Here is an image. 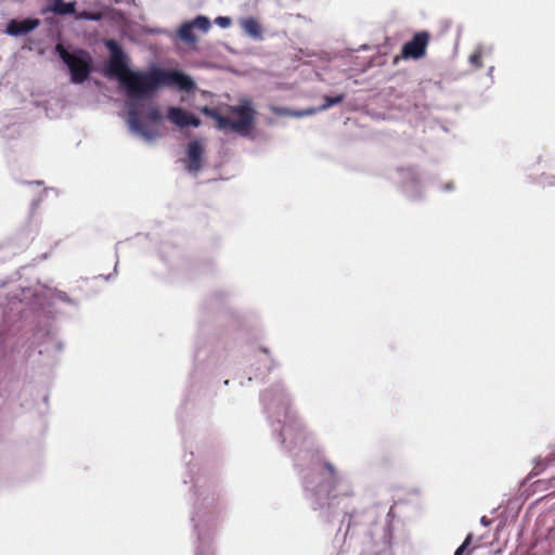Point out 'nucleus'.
I'll use <instances>...</instances> for the list:
<instances>
[{
    "label": "nucleus",
    "instance_id": "nucleus-4",
    "mask_svg": "<svg viewBox=\"0 0 555 555\" xmlns=\"http://www.w3.org/2000/svg\"><path fill=\"white\" fill-rule=\"evenodd\" d=\"M198 326L199 334L195 344L191 385L185 395L183 408L178 412V422L185 450L189 437L186 436L183 413L210 408L218 389L219 382L216 380V375L227 360L223 338L215 332L210 333L211 325L207 322L201 320Z\"/></svg>",
    "mask_w": 555,
    "mask_h": 555
},
{
    "label": "nucleus",
    "instance_id": "nucleus-8",
    "mask_svg": "<svg viewBox=\"0 0 555 555\" xmlns=\"http://www.w3.org/2000/svg\"><path fill=\"white\" fill-rule=\"evenodd\" d=\"M254 352L256 362L251 363L247 371V382L262 383L278 364L271 358L268 347L260 346Z\"/></svg>",
    "mask_w": 555,
    "mask_h": 555
},
{
    "label": "nucleus",
    "instance_id": "nucleus-25",
    "mask_svg": "<svg viewBox=\"0 0 555 555\" xmlns=\"http://www.w3.org/2000/svg\"><path fill=\"white\" fill-rule=\"evenodd\" d=\"M547 537L555 544V526L547 529Z\"/></svg>",
    "mask_w": 555,
    "mask_h": 555
},
{
    "label": "nucleus",
    "instance_id": "nucleus-26",
    "mask_svg": "<svg viewBox=\"0 0 555 555\" xmlns=\"http://www.w3.org/2000/svg\"><path fill=\"white\" fill-rule=\"evenodd\" d=\"M543 462H545V460H544V459H542V457H540V456H539V457H537V459H534V463H535V465H537V466H538L540 463H543Z\"/></svg>",
    "mask_w": 555,
    "mask_h": 555
},
{
    "label": "nucleus",
    "instance_id": "nucleus-17",
    "mask_svg": "<svg viewBox=\"0 0 555 555\" xmlns=\"http://www.w3.org/2000/svg\"><path fill=\"white\" fill-rule=\"evenodd\" d=\"M193 29L194 27L192 26L191 22L182 24L178 31L179 37L186 42H195L196 37L193 33Z\"/></svg>",
    "mask_w": 555,
    "mask_h": 555
},
{
    "label": "nucleus",
    "instance_id": "nucleus-15",
    "mask_svg": "<svg viewBox=\"0 0 555 555\" xmlns=\"http://www.w3.org/2000/svg\"><path fill=\"white\" fill-rule=\"evenodd\" d=\"M242 28L243 30L249 35L253 38H260L261 37V26L258 23L257 20L249 17L242 22Z\"/></svg>",
    "mask_w": 555,
    "mask_h": 555
},
{
    "label": "nucleus",
    "instance_id": "nucleus-23",
    "mask_svg": "<svg viewBox=\"0 0 555 555\" xmlns=\"http://www.w3.org/2000/svg\"><path fill=\"white\" fill-rule=\"evenodd\" d=\"M216 23L221 27H228L231 24V18L227 16H219L216 18Z\"/></svg>",
    "mask_w": 555,
    "mask_h": 555
},
{
    "label": "nucleus",
    "instance_id": "nucleus-1",
    "mask_svg": "<svg viewBox=\"0 0 555 555\" xmlns=\"http://www.w3.org/2000/svg\"><path fill=\"white\" fill-rule=\"evenodd\" d=\"M259 403L271 440L293 462L298 474L304 498L319 516L328 522L343 516L335 541H346L348 535L365 534L374 546H380L373 555H392L393 525L387 518L382 525L376 521L375 507L358 511L351 505L354 498L347 475L325 459L315 441L292 408V399L280 383L260 391Z\"/></svg>",
    "mask_w": 555,
    "mask_h": 555
},
{
    "label": "nucleus",
    "instance_id": "nucleus-20",
    "mask_svg": "<svg viewBox=\"0 0 555 555\" xmlns=\"http://www.w3.org/2000/svg\"><path fill=\"white\" fill-rule=\"evenodd\" d=\"M147 118L153 122H159L163 119V116L157 106L151 105L147 109Z\"/></svg>",
    "mask_w": 555,
    "mask_h": 555
},
{
    "label": "nucleus",
    "instance_id": "nucleus-5",
    "mask_svg": "<svg viewBox=\"0 0 555 555\" xmlns=\"http://www.w3.org/2000/svg\"><path fill=\"white\" fill-rule=\"evenodd\" d=\"M194 452L183 455L186 473L183 476V483L192 482V490L195 496L193 511L190 520L193 526V533L196 535L194 555H214V538L217 532V517L219 515V494L216 491L214 481L208 480L202 474H195L191 466Z\"/></svg>",
    "mask_w": 555,
    "mask_h": 555
},
{
    "label": "nucleus",
    "instance_id": "nucleus-10",
    "mask_svg": "<svg viewBox=\"0 0 555 555\" xmlns=\"http://www.w3.org/2000/svg\"><path fill=\"white\" fill-rule=\"evenodd\" d=\"M188 165L190 172L196 173L203 167L204 146L198 140L190 141L188 144Z\"/></svg>",
    "mask_w": 555,
    "mask_h": 555
},
{
    "label": "nucleus",
    "instance_id": "nucleus-14",
    "mask_svg": "<svg viewBox=\"0 0 555 555\" xmlns=\"http://www.w3.org/2000/svg\"><path fill=\"white\" fill-rule=\"evenodd\" d=\"M50 10L59 15H68L76 12V2H65L64 0H53Z\"/></svg>",
    "mask_w": 555,
    "mask_h": 555
},
{
    "label": "nucleus",
    "instance_id": "nucleus-3",
    "mask_svg": "<svg viewBox=\"0 0 555 555\" xmlns=\"http://www.w3.org/2000/svg\"><path fill=\"white\" fill-rule=\"evenodd\" d=\"M105 46L111 51L106 74L118 79L131 101L151 98L160 87H177L184 91L194 88L193 80L179 70L163 68H154L149 72L131 70L126 54L115 40L108 39ZM127 115L128 125L133 132L147 140L157 135L154 129L142 121L138 106L133 102L129 103Z\"/></svg>",
    "mask_w": 555,
    "mask_h": 555
},
{
    "label": "nucleus",
    "instance_id": "nucleus-11",
    "mask_svg": "<svg viewBox=\"0 0 555 555\" xmlns=\"http://www.w3.org/2000/svg\"><path fill=\"white\" fill-rule=\"evenodd\" d=\"M39 24L40 21L38 18L11 20L7 25V33L11 36L26 35L37 28Z\"/></svg>",
    "mask_w": 555,
    "mask_h": 555
},
{
    "label": "nucleus",
    "instance_id": "nucleus-6",
    "mask_svg": "<svg viewBox=\"0 0 555 555\" xmlns=\"http://www.w3.org/2000/svg\"><path fill=\"white\" fill-rule=\"evenodd\" d=\"M199 111L205 116L215 119L219 130H231L242 135H247L251 131L256 117V111L248 101L236 106H229V112L236 117L235 120L222 116L216 108L208 106H203Z\"/></svg>",
    "mask_w": 555,
    "mask_h": 555
},
{
    "label": "nucleus",
    "instance_id": "nucleus-24",
    "mask_svg": "<svg viewBox=\"0 0 555 555\" xmlns=\"http://www.w3.org/2000/svg\"><path fill=\"white\" fill-rule=\"evenodd\" d=\"M479 521H480V525L486 528L490 527L493 522V520L487 516H481Z\"/></svg>",
    "mask_w": 555,
    "mask_h": 555
},
{
    "label": "nucleus",
    "instance_id": "nucleus-2",
    "mask_svg": "<svg viewBox=\"0 0 555 555\" xmlns=\"http://www.w3.org/2000/svg\"><path fill=\"white\" fill-rule=\"evenodd\" d=\"M54 314H0V397L9 396V384L16 375L17 354L24 348L23 359L30 357L35 347L39 354L64 349L55 339Z\"/></svg>",
    "mask_w": 555,
    "mask_h": 555
},
{
    "label": "nucleus",
    "instance_id": "nucleus-13",
    "mask_svg": "<svg viewBox=\"0 0 555 555\" xmlns=\"http://www.w3.org/2000/svg\"><path fill=\"white\" fill-rule=\"evenodd\" d=\"M167 117L178 127H188L189 113L181 107H169Z\"/></svg>",
    "mask_w": 555,
    "mask_h": 555
},
{
    "label": "nucleus",
    "instance_id": "nucleus-18",
    "mask_svg": "<svg viewBox=\"0 0 555 555\" xmlns=\"http://www.w3.org/2000/svg\"><path fill=\"white\" fill-rule=\"evenodd\" d=\"M191 24L194 28L201 29L204 33L208 31L210 28V21L203 15L195 17Z\"/></svg>",
    "mask_w": 555,
    "mask_h": 555
},
{
    "label": "nucleus",
    "instance_id": "nucleus-19",
    "mask_svg": "<svg viewBox=\"0 0 555 555\" xmlns=\"http://www.w3.org/2000/svg\"><path fill=\"white\" fill-rule=\"evenodd\" d=\"M52 298L68 305H76L77 299L68 296L65 292L55 289L52 294Z\"/></svg>",
    "mask_w": 555,
    "mask_h": 555
},
{
    "label": "nucleus",
    "instance_id": "nucleus-7",
    "mask_svg": "<svg viewBox=\"0 0 555 555\" xmlns=\"http://www.w3.org/2000/svg\"><path fill=\"white\" fill-rule=\"evenodd\" d=\"M55 51L68 67L73 83H82L88 79L92 69V57L88 51L77 49L70 53L62 43L55 46Z\"/></svg>",
    "mask_w": 555,
    "mask_h": 555
},
{
    "label": "nucleus",
    "instance_id": "nucleus-22",
    "mask_svg": "<svg viewBox=\"0 0 555 555\" xmlns=\"http://www.w3.org/2000/svg\"><path fill=\"white\" fill-rule=\"evenodd\" d=\"M188 126L197 128L201 126V119L189 113Z\"/></svg>",
    "mask_w": 555,
    "mask_h": 555
},
{
    "label": "nucleus",
    "instance_id": "nucleus-16",
    "mask_svg": "<svg viewBox=\"0 0 555 555\" xmlns=\"http://www.w3.org/2000/svg\"><path fill=\"white\" fill-rule=\"evenodd\" d=\"M474 538V533H467L463 542L455 548L453 555H472L474 551L472 547Z\"/></svg>",
    "mask_w": 555,
    "mask_h": 555
},
{
    "label": "nucleus",
    "instance_id": "nucleus-29",
    "mask_svg": "<svg viewBox=\"0 0 555 555\" xmlns=\"http://www.w3.org/2000/svg\"><path fill=\"white\" fill-rule=\"evenodd\" d=\"M222 384H223V386H228L229 385V379L223 380Z\"/></svg>",
    "mask_w": 555,
    "mask_h": 555
},
{
    "label": "nucleus",
    "instance_id": "nucleus-28",
    "mask_svg": "<svg viewBox=\"0 0 555 555\" xmlns=\"http://www.w3.org/2000/svg\"><path fill=\"white\" fill-rule=\"evenodd\" d=\"M552 461H555V455L552 457L551 461H547V463L543 462V468L546 467L548 464H551Z\"/></svg>",
    "mask_w": 555,
    "mask_h": 555
},
{
    "label": "nucleus",
    "instance_id": "nucleus-27",
    "mask_svg": "<svg viewBox=\"0 0 555 555\" xmlns=\"http://www.w3.org/2000/svg\"><path fill=\"white\" fill-rule=\"evenodd\" d=\"M43 402H44L47 405L49 404V395H48V393H46V395L43 396Z\"/></svg>",
    "mask_w": 555,
    "mask_h": 555
},
{
    "label": "nucleus",
    "instance_id": "nucleus-21",
    "mask_svg": "<svg viewBox=\"0 0 555 555\" xmlns=\"http://www.w3.org/2000/svg\"><path fill=\"white\" fill-rule=\"evenodd\" d=\"M469 61L472 64H474L477 67H481V54L480 53H474L470 55Z\"/></svg>",
    "mask_w": 555,
    "mask_h": 555
},
{
    "label": "nucleus",
    "instance_id": "nucleus-9",
    "mask_svg": "<svg viewBox=\"0 0 555 555\" xmlns=\"http://www.w3.org/2000/svg\"><path fill=\"white\" fill-rule=\"evenodd\" d=\"M430 35L428 31H418L413 38L405 42L401 49V57L409 60H418L426 55L427 47L429 44Z\"/></svg>",
    "mask_w": 555,
    "mask_h": 555
},
{
    "label": "nucleus",
    "instance_id": "nucleus-12",
    "mask_svg": "<svg viewBox=\"0 0 555 555\" xmlns=\"http://www.w3.org/2000/svg\"><path fill=\"white\" fill-rule=\"evenodd\" d=\"M345 100V94H338L336 96H328V95H325L324 96V104H322L320 107L318 108H309V109H306V111H301V112H293L291 113V115L293 116H296V117H302V116H307V115H312L319 111H325L336 104H339L341 103L343 101Z\"/></svg>",
    "mask_w": 555,
    "mask_h": 555
}]
</instances>
